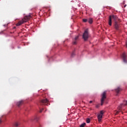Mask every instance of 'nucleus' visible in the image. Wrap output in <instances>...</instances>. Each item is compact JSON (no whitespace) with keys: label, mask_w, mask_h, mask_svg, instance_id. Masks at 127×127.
Masks as SVG:
<instances>
[{"label":"nucleus","mask_w":127,"mask_h":127,"mask_svg":"<svg viewBox=\"0 0 127 127\" xmlns=\"http://www.w3.org/2000/svg\"><path fill=\"white\" fill-rule=\"evenodd\" d=\"M85 126H86V123H83L80 125V127H84Z\"/></svg>","instance_id":"obj_18"},{"label":"nucleus","mask_w":127,"mask_h":127,"mask_svg":"<svg viewBox=\"0 0 127 127\" xmlns=\"http://www.w3.org/2000/svg\"><path fill=\"white\" fill-rule=\"evenodd\" d=\"M83 22H87V21H88V19H83Z\"/></svg>","instance_id":"obj_20"},{"label":"nucleus","mask_w":127,"mask_h":127,"mask_svg":"<svg viewBox=\"0 0 127 127\" xmlns=\"http://www.w3.org/2000/svg\"><path fill=\"white\" fill-rule=\"evenodd\" d=\"M75 52H73L71 54V58H73L75 56Z\"/></svg>","instance_id":"obj_15"},{"label":"nucleus","mask_w":127,"mask_h":127,"mask_svg":"<svg viewBox=\"0 0 127 127\" xmlns=\"http://www.w3.org/2000/svg\"><path fill=\"white\" fill-rule=\"evenodd\" d=\"M1 120L0 119V124H1Z\"/></svg>","instance_id":"obj_23"},{"label":"nucleus","mask_w":127,"mask_h":127,"mask_svg":"<svg viewBox=\"0 0 127 127\" xmlns=\"http://www.w3.org/2000/svg\"><path fill=\"white\" fill-rule=\"evenodd\" d=\"M14 126H15V127H18V126H19V123H17V122H16V123H15V124H14Z\"/></svg>","instance_id":"obj_16"},{"label":"nucleus","mask_w":127,"mask_h":127,"mask_svg":"<svg viewBox=\"0 0 127 127\" xmlns=\"http://www.w3.org/2000/svg\"><path fill=\"white\" fill-rule=\"evenodd\" d=\"M126 6H127V4H125V5H124V7H126Z\"/></svg>","instance_id":"obj_24"},{"label":"nucleus","mask_w":127,"mask_h":127,"mask_svg":"<svg viewBox=\"0 0 127 127\" xmlns=\"http://www.w3.org/2000/svg\"><path fill=\"white\" fill-rule=\"evenodd\" d=\"M122 106H123V105H120L119 108H118V110L119 111H117L115 115H118V114H119L120 112H121V110L122 109Z\"/></svg>","instance_id":"obj_11"},{"label":"nucleus","mask_w":127,"mask_h":127,"mask_svg":"<svg viewBox=\"0 0 127 127\" xmlns=\"http://www.w3.org/2000/svg\"><path fill=\"white\" fill-rule=\"evenodd\" d=\"M49 103V101H48V99H43L40 102L41 105H47Z\"/></svg>","instance_id":"obj_6"},{"label":"nucleus","mask_w":127,"mask_h":127,"mask_svg":"<svg viewBox=\"0 0 127 127\" xmlns=\"http://www.w3.org/2000/svg\"><path fill=\"white\" fill-rule=\"evenodd\" d=\"M42 110H41L40 111V113H42Z\"/></svg>","instance_id":"obj_26"},{"label":"nucleus","mask_w":127,"mask_h":127,"mask_svg":"<svg viewBox=\"0 0 127 127\" xmlns=\"http://www.w3.org/2000/svg\"><path fill=\"white\" fill-rule=\"evenodd\" d=\"M96 108H99V106H98V105H97V106H96Z\"/></svg>","instance_id":"obj_25"},{"label":"nucleus","mask_w":127,"mask_h":127,"mask_svg":"<svg viewBox=\"0 0 127 127\" xmlns=\"http://www.w3.org/2000/svg\"><path fill=\"white\" fill-rule=\"evenodd\" d=\"M90 119L87 118V119H86V123H87V124H90Z\"/></svg>","instance_id":"obj_17"},{"label":"nucleus","mask_w":127,"mask_h":127,"mask_svg":"<svg viewBox=\"0 0 127 127\" xmlns=\"http://www.w3.org/2000/svg\"><path fill=\"white\" fill-rule=\"evenodd\" d=\"M97 118H98V122L100 123V122H101V121H102V119H103V115L98 114Z\"/></svg>","instance_id":"obj_8"},{"label":"nucleus","mask_w":127,"mask_h":127,"mask_svg":"<svg viewBox=\"0 0 127 127\" xmlns=\"http://www.w3.org/2000/svg\"><path fill=\"white\" fill-rule=\"evenodd\" d=\"M34 120H36V121H38V118L36 116H35L34 117H33L31 121H33Z\"/></svg>","instance_id":"obj_13"},{"label":"nucleus","mask_w":127,"mask_h":127,"mask_svg":"<svg viewBox=\"0 0 127 127\" xmlns=\"http://www.w3.org/2000/svg\"><path fill=\"white\" fill-rule=\"evenodd\" d=\"M28 19H29V17L27 16L24 17L22 20L19 21L18 23L16 24V26H20V25H21V24H23L24 22H27L28 21Z\"/></svg>","instance_id":"obj_3"},{"label":"nucleus","mask_w":127,"mask_h":127,"mask_svg":"<svg viewBox=\"0 0 127 127\" xmlns=\"http://www.w3.org/2000/svg\"><path fill=\"white\" fill-rule=\"evenodd\" d=\"M22 104H23V101H22V100L20 101L17 102V106L18 107H20V106H21V105H22Z\"/></svg>","instance_id":"obj_10"},{"label":"nucleus","mask_w":127,"mask_h":127,"mask_svg":"<svg viewBox=\"0 0 127 127\" xmlns=\"http://www.w3.org/2000/svg\"><path fill=\"white\" fill-rule=\"evenodd\" d=\"M104 111H100V113L99 114V115H101V116H103V115H104Z\"/></svg>","instance_id":"obj_19"},{"label":"nucleus","mask_w":127,"mask_h":127,"mask_svg":"<svg viewBox=\"0 0 127 127\" xmlns=\"http://www.w3.org/2000/svg\"><path fill=\"white\" fill-rule=\"evenodd\" d=\"M115 27L116 30H119V24H118V21L115 22Z\"/></svg>","instance_id":"obj_9"},{"label":"nucleus","mask_w":127,"mask_h":127,"mask_svg":"<svg viewBox=\"0 0 127 127\" xmlns=\"http://www.w3.org/2000/svg\"><path fill=\"white\" fill-rule=\"evenodd\" d=\"M92 103H93V101H90L89 102V103H90V104H92Z\"/></svg>","instance_id":"obj_21"},{"label":"nucleus","mask_w":127,"mask_h":127,"mask_svg":"<svg viewBox=\"0 0 127 127\" xmlns=\"http://www.w3.org/2000/svg\"><path fill=\"white\" fill-rule=\"evenodd\" d=\"M118 19H119V18H118L117 15H110L109 16V22H108L109 25L110 26H112V20H114V21H115V22H116V21H118Z\"/></svg>","instance_id":"obj_1"},{"label":"nucleus","mask_w":127,"mask_h":127,"mask_svg":"<svg viewBox=\"0 0 127 127\" xmlns=\"http://www.w3.org/2000/svg\"><path fill=\"white\" fill-rule=\"evenodd\" d=\"M121 90H122V89H121V88L118 87L116 89V93H117V94H119V93H120V92H121Z\"/></svg>","instance_id":"obj_12"},{"label":"nucleus","mask_w":127,"mask_h":127,"mask_svg":"<svg viewBox=\"0 0 127 127\" xmlns=\"http://www.w3.org/2000/svg\"><path fill=\"white\" fill-rule=\"evenodd\" d=\"M121 56L123 58V62H124V63H127V53H126V52L123 53Z\"/></svg>","instance_id":"obj_5"},{"label":"nucleus","mask_w":127,"mask_h":127,"mask_svg":"<svg viewBox=\"0 0 127 127\" xmlns=\"http://www.w3.org/2000/svg\"><path fill=\"white\" fill-rule=\"evenodd\" d=\"M88 22H89V23H92V22H93V19L92 18H89V19H88Z\"/></svg>","instance_id":"obj_14"},{"label":"nucleus","mask_w":127,"mask_h":127,"mask_svg":"<svg viewBox=\"0 0 127 127\" xmlns=\"http://www.w3.org/2000/svg\"><path fill=\"white\" fill-rule=\"evenodd\" d=\"M107 95V93L106 91H104L102 95H101V106H103L104 105V102H105V100H106L107 96H106Z\"/></svg>","instance_id":"obj_4"},{"label":"nucleus","mask_w":127,"mask_h":127,"mask_svg":"<svg viewBox=\"0 0 127 127\" xmlns=\"http://www.w3.org/2000/svg\"><path fill=\"white\" fill-rule=\"evenodd\" d=\"M89 37L90 34H89V30L86 29L83 34L82 38L84 39V41H87Z\"/></svg>","instance_id":"obj_2"},{"label":"nucleus","mask_w":127,"mask_h":127,"mask_svg":"<svg viewBox=\"0 0 127 127\" xmlns=\"http://www.w3.org/2000/svg\"><path fill=\"white\" fill-rule=\"evenodd\" d=\"M126 47L127 48V41H126Z\"/></svg>","instance_id":"obj_22"},{"label":"nucleus","mask_w":127,"mask_h":127,"mask_svg":"<svg viewBox=\"0 0 127 127\" xmlns=\"http://www.w3.org/2000/svg\"><path fill=\"white\" fill-rule=\"evenodd\" d=\"M79 39V36H76L75 38L73 39L72 43L73 45H76L77 44V42Z\"/></svg>","instance_id":"obj_7"}]
</instances>
